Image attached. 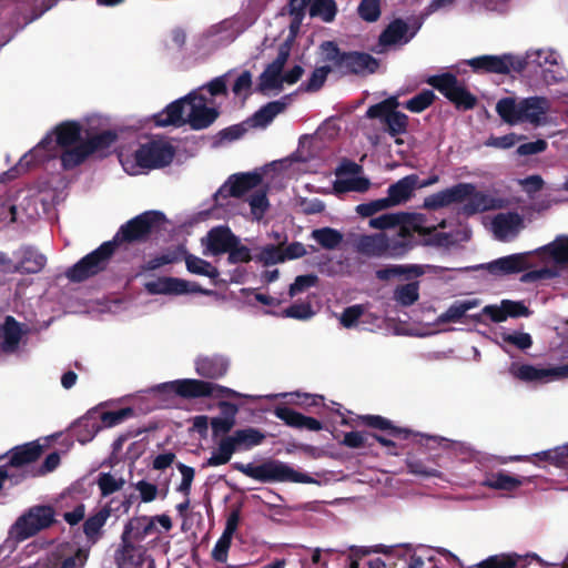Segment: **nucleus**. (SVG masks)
<instances>
[{"label":"nucleus","instance_id":"f257e3e1","mask_svg":"<svg viewBox=\"0 0 568 568\" xmlns=\"http://www.w3.org/2000/svg\"><path fill=\"white\" fill-rule=\"evenodd\" d=\"M115 139V133L110 130L93 134L82 122L63 121L20 159L17 170L23 172L57 156H60L63 169L72 170L93 153L110 148Z\"/></svg>","mask_w":568,"mask_h":568},{"label":"nucleus","instance_id":"f03ea898","mask_svg":"<svg viewBox=\"0 0 568 568\" xmlns=\"http://www.w3.org/2000/svg\"><path fill=\"white\" fill-rule=\"evenodd\" d=\"M534 257H537L539 268L525 273L523 282L554 278L559 275L560 267H568V236H557L551 243L532 252L510 254L480 265L494 276H506L520 273L536 266Z\"/></svg>","mask_w":568,"mask_h":568},{"label":"nucleus","instance_id":"7ed1b4c3","mask_svg":"<svg viewBox=\"0 0 568 568\" xmlns=\"http://www.w3.org/2000/svg\"><path fill=\"white\" fill-rule=\"evenodd\" d=\"M217 115L214 99H207L203 89H196L170 103L153 119L158 126H181L187 123L191 128L201 130L211 125Z\"/></svg>","mask_w":568,"mask_h":568},{"label":"nucleus","instance_id":"20e7f679","mask_svg":"<svg viewBox=\"0 0 568 568\" xmlns=\"http://www.w3.org/2000/svg\"><path fill=\"white\" fill-rule=\"evenodd\" d=\"M175 155V148L165 138H155L136 149L122 148L119 161L130 175H139L149 170L169 165Z\"/></svg>","mask_w":568,"mask_h":568},{"label":"nucleus","instance_id":"39448f33","mask_svg":"<svg viewBox=\"0 0 568 568\" xmlns=\"http://www.w3.org/2000/svg\"><path fill=\"white\" fill-rule=\"evenodd\" d=\"M550 108V100L540 95L521 99L504 98L496 104L498 115L510 125L520 123H528L532 126L544 125L547 123Z\"/></svg>","mask_w":568,"mask_h":568},{"label":"nucleus","instance_id":"423d86ee","mask_svg":"<svg viewBox=\"0 0 568 568\" xmlns=\"http://www.w3.org/2000/svg\"><path fill=\"white\" fill-rule=\"evenodd\" d=\"M257 16V12L254 10L244 11L233 18L211 26L199 38L197 52L202 55H210L227 47L256 21Z\"/></svg>","mask_w":568,"mask_h":568},{"label":"nucleus","instance_id":"0eeeda50","mask_svg":"<svg viewBox=\"0 0 568 568\" xmlns=\"http://www.w3.org/2000/svg\"><path fill=\"white\" fill-rule=\"evenodd\" d=\"M520 71L540 79L545 84L558 82L565 78L560 57L551 49H531L519 55Z\"/></svg>","mask_w":568,"mask_h":568},{"label":"nucleus","instance_id":"6e6552de","mask_svg":"<svg viewBox=\"0 0 568 568\" xmlns=\"http://www.w3.org/2000/svg\"><path fill=\"white\" fill-rule=\"evenodd\" d=\"M458 214L471 216L487 211L501 210L510 205L498 192L478 191L473 183H459Z\"/></svg>","mask_w":568,"mask_h":568},{"label":"nucleus","instance_id":"1a4fd4ad","mask_svg":"<svg viewBox=\"0 0 568 568\" xmlns=\"http://www.w3.org/2000/svg\"><path fill=\"white\" fill-rule=\"evenodd\" d=\"M235 468L245 476L262 483L288 481L310 484L314 481L307 474L301 473L280 460H268L260 465L252 463L237 464Z\"/></svg>","mask_w":568,"mask_h":568},{"label":"nucleus","instance_id":"9d476101","mask_svg":"<svg viewBox=\"0 0 568 568\" xmlns=\"http://www.w3.org/2000/svg\"><path fill=\"white\" fill-rule=\"evenodd\" d=\"M153 389L160 393H175L183 397L212 396L215 394L216 390H219L221 395L227 397H243L242 394L231 388L221 387L213 383L192 378L176 379L172 382L162 383L156 385Z\"/></svg>","mask_w":568,"mask_h":568},{"label":"nucleus","instance_id":"9b49d317","mask_svg":"<svg viewBox=\"0 0 568 568\" xmlns=\"http://www.w3.org/2000/svg\"><path fill=\"white\" fill-rule=\"evenodd\" d=\"M356 251L368 257H398L407 252V244L389 239L384 233L361 235L355 240Z\"/></svg>","mask_w":568,"mask_h":568},{"label":"nucleus","instance_id":"f8f14e48","mask_svg":"<svg viewBox=\"0 0 568 568\" xmlns=\"http://www.w3.org/2000/svg\"><path fill=\"white\" fill-rule=\"evenodd\" d=\"M53 517V509L49 506L31 507L12 525L10 536L17 541H23L49 527Z\"/></svg>","mask_w":568,"mask_h":568},{"label":"nucleus","instance_id":"ddd939ff","mask_svg":"<svg viewBox=\"0 0 568 568\" xmlns=\"http://www.w3.org/2000/svg\"><path fill=\"white\" fill-rule=\"evenodd\" d=\"M513 377L525 382L546 384L568 378V364L556 366H536L531 364L513 363L509 366Z\"/></svg>","mask_w":568,"mask_h":568},{"label":"nucleus","instance_id":"4468645a","mask_svg":"<svg viewBox=\"0 0 568 568\" xmlns=\"http://www.w3.org/2000/svg\"><path fill=\"white\" fill-rule=\"evenodd\" d=\"M114 251L113 242H105L95 251L91 252L77 264L70 267L65 275L70 281L81 282L102 271Z\"/></svg>","mask_w":568,"mask_h":568},{"label":"nucleus","instance_id":"2eb2a0df","mask_svg":"<svg viewBox=\"0 0 568 568\" xmlns=\"http://www.w3.org/2000/svg\"><path fill=\"white\" fill-rule=\"evenodd\" d=\"M376 554L387 556L393 568H424L427 549L423 546L414 547L409 544L403 545H376Z\"/></svg>","mask_w":568,"mask_h":568},{"label":"nucleus","instance_id":"dca6fc26","mask_svg":"<svg viewBox=\"0 0 568 568\" xmlns=\"http://www.w3.org/2000/svg\"><path fill=\"white\" fill-rule=\"evenodd\" d=\"M398 105L397 98L390 97L369 106L366 115L369 119H381L386 125V131L396 136L405 133L408 124L407 115L396 110Z\"/></svg>","mask_w":568,"mask_h":568},{"label":"nucleus","instance_id":"f3484780","mask_svg":"<svg viewBox=\"0 0 568 568\" xmlns=\"http://www.w3.org/2000/svg\"><path fill=\"white\" fill-rule=\"evenodd\" d=\"M427 82L443 93L457 108L468 110L475 106L476 98L458 82L455 75L450 73L433 75Z\"/></svg>","mask_w":568,"mask_h":568},{"label":"nucleus","instance_id":"a211bd4d","mask_svg":"<svg viewBox=\"0 0 568 568\" xmlns=\"http://www.w3.org/2000/svg\"><path fill=\"white\" fill-rule=\"evenodd\" d=\"M261 183L258 173L233 174L214 194L215 203L220 206L230 205L232 199L247 194Z\"/></svg>","mask_w":568,"mask_h":568},{"label":"nucleus","instance_id":"6ab92c4d","mask_svg":"<svg viewBox=\"0 0 568 568\" xmlns=\"http://www.w3.org/2000/svg\"><path fill=\"white\" fill-rule=\"evenodd\" d=\"M400 220V230H398L396 239L398 242H404L407 244V251L413 246L414 233H417L418 235H428L433 233L437 227H446L445 220L436 224L423 213L402 212Z\"/></svg>","mask_w":568,"mask_h":568},{"label":"nucleus","instance_id":"aec40b11","mask_svg":"<svg viewBox=\"0 0 568 568\" xmlns=\"http://www.w3.org/2000/svg\"><path fill=\"white\" fill-rule=\"evenodd\" d=\"M475 72H490L497 74H508L511 71H520L519 55L504 53L500 55H479L466 61Z\"/></svg>","mask_w":568,"mask_h":568},{"label":"nucleus","instance_id":"412c9836","mask_svg":"<svg viewBox=\"0 0 568 568\" xmlns=\"http://www.w3.org/2000/svg\"><path fill=\"white\" fill-rule=\"evenodd\" d=\"M525 229V219L517 212L498 213L491 217L489 230L500 242H511Z\"/></svg>","mask_w":568,"mask_h":568},{"label":"nucleus","instance_id":"4be33fe9","mask_svg":"<svg viewBox=\"0 0 568 568\" xmlns=\"http://www.w3.org/2000/svg\"><path fill=\"white\" fill-rule=\"evenodd\" d=\"M151 294L182 295L186 293L214 294L213 291L202 290L196 283L175 277H159L144 284Z\"/></svg>","mask_w":568,"mask_h":568},{"label":"nucleus","instance_id":"5701e85b","mask_svg":"<svg viewBox=\"0 0 568 568\" xmlns=\"http://www.w3.org/2000/svg\"><path fill=\"white\" fill-rule=\"evenodd\" d=\"M41 455V446L36 443H29L16 447L6 465L0 467V489L7 479L16 476L19 467L34 462Z\"/></svg>","mask_w":568,"mask_h":568},{"label":"nucleus","instance_id":"b1692460","mask_svg":"<svg viewBox=\"0 0 568 568\" xmlns=\"http://www.w3.org/2000/svg\"><path fill=\"white\" fill-rule=\"evenodd\" d=\"M529 310L521 302L510 300H503L500 304L487 305L479 314L471 315L470 317L483 323V316L489 317L495 323L505 322L508 317L529 316Z\"/></svg>","mask_w":568,"mask_h":568},{"label":"nucleus","instance_id":"393cba45","mask_svg":"<svg viewBox=\"0 0 568 568\" xmlns=\"http://www.w3.org/2000/svg\"><path fill=\"white\" fill-rule=\"evenodd\" d=\"M158 215L154 213H143L123 225L116 233L114 241H134L144 237L151 230Z\"/></svg>","mask_w":568,"mask_h":568},{"label":"nucleus","instance_id":"a878e982","mask_svg":"<svg viewBox=\"0 0 568 568\" xmlns=\"http://www.w3.org/2000/svg\"><path fill=\"white\" fill-rule=\"evenodd\" d=\"M202 242L205 245V255H219L225 253L239 243L230 229L225 226L212 229Z\"/></svg>","mask_w":568,"mask_h":568},{"label":"nucleus","instance_id":"bb28decb","mask_svg":"<svg viewBox=\"0 0 568 568\" xmlns=\"http://www.w3.org/2000/svg\"><path fill=\"white\" fill-rule=\"evenodd\" d=\"M288 53L281 51L278 57L261 74L258 89L262 92L280 91L283 88V68Z\"/></svg>","mask_w":568,"mask_h":568},{"label":"nucleus","instance_id":"cd10ccee","mask_svg":"<svg viewBox=\"0 0 568 568\" xmlns=\"http://www.w3.org/2000/svg\"><path fill=\"white\" fill-rule=\"evenodd\" d=\"M194 365L200 376L214 379L226 374L230 362L223 355L212 354L197 356Z\"/></svg>","mask_w":568,"mask_h":568},{"label":"nucleus","instance_id":"c85d7f7f","mask_svg":"<svg viewBox=\"0 0 568 568\" xmlns=\"http://www.w3.org/2000/svg\"><path fill=\"white\" fill-rule=\"evenodd\" d=\"M346 54L342 53L337 45L331 41L322 43L320 48L322 65L336 77L345 75Z\"/></svg>","mask_w":568,"mask_h":568},{"label":"nucleus","instance_id":"c756f323","mask_svg":"<svg viewBox=\"0 0 568 568\" xmlns=\"http://www.w3.org/2000/svg\"><path fill=\"white\" fill-rule=\"evenodd\" d=\"M418 185V176L416 174L406 175L396 183L389 185L387 197L385 200L388 205L395 206L407 202Z\"/></svg>","mask_w":568,"mask_h":568},{"label":"nucleus","instance_id":"7c9ffc66","mask_svg":"<svg viewBox=\"0 0 568 568\" xmlns=\"http://www.w3.org/2000/svg\"><path fill=\"white\" fill-rule=\"evenodd\" d=\"M415 31L409 32L408 24L403 20H394L379 37V45L383 48L404 45L413 39Z\"/></svg>","mask_w":568,"mask_h":568},{"label":"nucleus","instance_id":"2f4dec72","mask_svg":"<svg viewBox=\"0 0 568 568\" xmlns=\"http://www.w3.org/2000/svg\"><path fill=\"white\" fill-rule=\"evenodd\" d=\"M156 531L154 519L148 516L135 517L129 520L122 534V542H139Z\"/></svg>","mask_w":568,"mask_h":568},{"label":"nucleus","instance_id":"473e14b6","mask_svg":"<svg viewBox=\"0 0 568 568\" xmlns=\"http://www.w3.org/2000/svg\"><path fill=\"white\" fill-rule=\"evenodd\" d=\"M45 264L47 257L42 253L32 247H24L19 252V263L8 267V271L34 274L40 272Z\"/></svg>","mask_w":568,"mask_h":568},{"label":"nucleus","instance_id":"72a5a7b5","mask_svg":"<svg viewBox=\"0 0 568 568\" xmlns=\"http://www.w3.org/2000/svg\"><path fill=\"white\" fill-rule=\"evenodd\" d=\"M274 415L291 427L305 428L313 432H318L323 427L320 420L304 416L285 406L276 407L274 409Z\"/></svg>","mask_w":568,"mask_h":568},{"label":"nucleus","instance_id":"f704fd0d","mask_svg":"<svg viewBox=\"0 0 568 568\" xmlns=\"http://www.w3.org/2000/svg\"><path fill=\"white\" fill-rule=\"evenodd\" d=\"M530 479V477L514 476L500 470L487 475L481 485L496 490L514 491Z\"/></svg>","mask_w":568,"mask_h":568},{"label":"nucleus","instance_id":"c9c22d12","mask_svg":"<svg viewBox=\"0 0 568 568\" xmlns=\"http://www.w3.org/2000/svg\"><path fill=\"white\" fill-rule=\"evenodd\" d=\"M378 69V61L367 53L349 52L346 54V74H371Z\"/></svg>","mask_w":568,"mask_h":568},{"label":"nucleus","instance_id":"e433bc0d","mask_svg":"<svg viewBox=\"0 0 568 568\" xmlns=\"http://www.w3.org/2000/svg\"><path fill=\"white\" fill-rule=\"evenodd\" d=\"M22 336V329L13 317L8 316L0 326V345L3 352H14Z\"/></svg>","mask_w":568,"mask_h":568},{"label":"nucleus","instance_id":"4c0bfd02","mask_svg":"<svg viewBox=\"0 0 568 568\" xmlns=\"http://www.w3.org/2000/svg\"><path fill=\"white\" fill-rule=\"evenodd\" d=\"M458 200L459 183L426 196L423 206L428 210H438L452 204H458Z\"/></svg>","mask_w":568,"mask_h":568},{"label":"nucleus","instance_id":"58836bf2","mask_svg":"<svg viewBox=\"0 0 568 568\" xmlns=\"http://www.w3.org/2000/svg\"><path fill=\"white\" fill-rule=\"evenodd\" d=\"M237 449H251L252 447L258 446L265 439V435L253 427H248L245 429H239L233 433V435L227 436Z\"/></svg>","mask_w":568,"mask_h":568},{"label":"nucleus","instance_id":"ea45409f","mask_svg":"<svg viewBox=\"0 0 568 568\" xmlns=\"http://www.w3.org/2000/svg\"><path fill=\"white\" fill-rule=\"evenodd\" d=\"M480 305L478 298H466L455 301L443 314L439 316V321L443 323H456L459 322L466 314Z\"/></svg>","mask_w":568,"mask_h":568},{"label":"nucleus","instance_id":"a19ab883","mask_svg":"<svg viewBox=\"0 0 568 568\" xmlns=\"http://www.w3.org/2000/svg\"><path fill=\"white\" fill-rule=\"evenodd\" d=\"M433 460L423 459L414 455H409L406 458V466L408 471L415 476H419L423 478H443V473L435 466Z\"/></svg>","mask_w":568,"mask_h":568},{"label":"nucleus","instance_id":"79ce46f5","mask_svg":"<svg viewBox=\"0 0 568 568\" xmlns=\"http://www.w3.org/2000/svg\"><path fill=\"white\" fill-rule=\"evenodd\" d=\"M120 568H139L144 562V551L133 542H122V549L118 556Z\"/></svg>","mask_w":568,"mask_h":568},{"label":"nucleus","instance_id":"37998d69","mask_svg":"<svg viewBox=\"0 0 568 568\" xmlns=\"http://www.w3.org/2000/svg\"><path fill=\"white\" fill-rule=\"evenodd\" d=\"M285 108L286 102L284 100L272 101L255 112L251 119L252 124L254 126L265 128L277 114L282 113Z\"/></svg>","mask_w":568,"mask_h":568},{"label":"nucleus","instance_id":"c03bdc74","mask_svg":"<svg viewBox=\"0 0 568 568\" xmlns=\"http://www.w3.org/2000/svg\"><path fill=\"white\" fill-rule=\"evenodd\" d=\"M97 484L102 496H109L123 488L125 479L116 473H100Z\"/></svg>","mask_w":568,"mask_h":568},{"label":"nucleus","instance_id":"a18cd8bd","mask_svg":"<svg viewBox=\"0 0 568 568\" xmlns=\"http://www.w3.org/2000/svg\"><path fill=\"white\" fill-rule=\"evenodd\" d=\"M312 239L327 250L336 248L343 241V235L331 227L317 229L312 232Z\"/></svg>","mask_w":568,"mask_h":568},{"label":"nucleus","instance_id":"49530a36","mask_svg":"<svg viewBox=\"0 0 568 568\" xmlns=\"http://www.w3.org/2000/svg\"><path fill=\"white\" fill-rule=\"evenodd\" d=\"M235 452V447L231 443L229 437L223 438L216 450H214L211 457L205 462L204 466L215 467L226 464Z\"/></svg>","mask_w":568,"mask_h":568},{"label":"nucleus","instance_id":"de8ad7c7","mask_svg":"<svg viewBox=\"0 0 568 568\" xmlns=\"http://www.w3.org/2000/svg\"><path fill=\"white\" fill-rule=\"evenodd\" d=\"M419 298L417 282L399 285L394 291V300L402 306H410Z\"/></svg>","mask_w":568,"mask_h":568},{"label":"nucleus","instance_id":"09e8293b","mask_svg":"<svg viewBox=\"0 0 568 568\" xmlns=\"http://www.w3.org/2000/svg\"><path fill=\"white\" fill-rule=\"evenodd\" d=\"M246 201L250 205L253 220L260 221L270 206L266 192L258 189L253 193H250Z\"/></svg>","mask_w":568,"mask_h":568},{"label":"nucleus","instance_id":"8fccbe9b","mask_svg":"<svg viewBox=\"0 0 568 568\" xmlns=\"http://www.w3.org/2000/svg\"><path fill=\"white\" fill-rule=\"evenodd\" d=\"M337 7L334 0H313L310 7L312 17H318L325 22L334 20Z\"/></svg>","mask_w":568,"mask_h":568},{"label":"nucleus","instance_id":"3c124183","mask_svg":"<svg viewBox=\"0 0 568 568\" xmlns=\"http://www.w3.org/2000/svg\"><path fill=\"white\" fill-rule=\"evenodd\" d=\"M499 337L504 345H513L518 349L525 351L532 345V338L530 334L519 331H503L499 333Z\"/></svg>","mask_w":568,"mask_h":568},{"label":"nucleus","instance_id":"603ef678","mask_svg":"<svg viewBox=\"0 0 568 568\" xmlns=\"http://www.w3.org/2000/svg\"><path fill=\"white\" fill-rule=\"evenodd\" d=\"M371 182L364 176H339L335 182V190L337 192H365L368 190Z\"/></svg>","mask_w":568,"mask_h":568},{"label":"nucleus","instance_id":"864d4df0","mask_svg":"<svg viewBox=\"0 0 568 568\" xmlns=\"http://www.w3.org/2000/svg\"><path fill=\"white\" fill-rule=\"evenodd\" d=\"M185 264L189 272L197 274V275H204L211 278H214L219 275L217 270L209 262L193 256L189 255L185 257Z\"/></svg>","mask_w":568,"mask_h":568},{"label":"nucleus","instance_id":"5fc2aeb1","mask_svg":"<svg viewBox=\"0 0 568 568\" xmlns=\"http://www.w3.org/2000/svg\"><path fill=\"white\" fill-rule=\"evenodd\" d=\"M110 517V509L108 507H103L97 514L89 517L84 523V532L89 538H95L101 528L106 523Z\"/></svg>","mask_w":568,"mask_h":568},{"label":"nucleus","instance_id":"6e6d98bb","mask_svg":"<svg viewBox=\"0 0 568 568\" xmlns=\"http://www.w3.org/2000/svg\"><path fill=\"white\" fill-rule=\"evenodd\" d=\"M539 459L548 460L560 468H568V444L556 447L555 449L536 454Z\"/></svg>","mask_w":568,"mask_h":568},{"label":"nucleus","instance_id":"4d7b16f0","mask_svg":"<svg viewBox=\"0 0 568 568\" xmlns=\"http://www.w3.org/2000/svg\"><path fill=\"white\" fill-rule=\"evenodd\" d=\"M402 212L385 213L376 217H372L368 222L369 227L375 230H389L397 227L400 230Z\"/></svg>","mask_w":568,"mask_h":568},{"label":"nucleus","instance_id":"13d9d810","mask_svg":"<svg viewBox=\"0 0 568 568\" xmlns=\"http://www.w3.org/2000/svg\"><path fill=\"white\" fill-rule=\"evenodd\" d=\"M255 258L264 265H273L284 262L283 246L281 245H265L263 246Z\"/></svg>","mask_w":568,"mask_h":568},{"label":"nucleus","instance_id":"bf43d9fd","mask_svg":"<svg viewBox=\"0 0 568 568\" xmlns=\"http://www.w3.org/2000/svg\"><path fill=\"white\" fill-rule=\"evenodd\" d=\"M404 274L420 276L424 274V270L420 265H395L377 272V276L381 280H387L392 276H399Z\"/></svg>","mask_w":568,"mask_h":568},{"label":"nucleus","instance_id":"052dcab7","mask_svg":"<svg viewBox=\"0 0 568 568\" xmlns=\"http://www.w3.org/2000/svg\"><path fill=\"white\" fill-rule=\"evenodd\" d=\"M518 557L516 555H496L479 562L477 568H514L517 565Z\"/></svg>","mask_w":568,"mask_h":568},{"label":"nucleus","instance_id":"680f3d73","mask_svg":"<svg viewBox=\"0 0 568 568\" xmlns=\"http://www.w3.org/2000/svg\"><path fill=\"white\" fill-rule=\"evenodd\" d=\"M434 99L435 94L432 90H424L408 100L405 108L410 112L418 113L427 109L433 103Z\"/></svg>","mask_w":568,"mask_h":568},{"label":"nucleus","instance_id":"e2e57ef3","mask_svg":"<svg viewBox=\"0 0 568 568\" xmlns=\"http://www.w3.org/2000/svg\"><path fill=\"white\" fill-rule=\"evenodd\" d=\"M132 415L133 410L131 408H121L119 410L101 413L100 420L103 427H113L121 424Z\"/></svg>","mask_w":568,"mask_h":568},{"label":"nucleus","instance_id":"0e129e2a","mask_svg":"<svg viewBox=\"0 0 568 568\" xmlns=\"http://www.w3.org/2000/svg\"><path fill=\"white\" fill-rule=\"evenodd\" d=\"M359 17L368 22L376 21L381 16L379 0H362L358 6Z\"/></svg>","mask_w":568,"mask_h":568},{"label":"nucleus","instance_id":"69168bd1","mask_svg":"<svg viewBox=\"0 0 568 568\" xmlns=\"http://www.w3.org/2000/svg\"><path fill=\"white\" fill-rule=\"evenodd\" d=\"M176 468L181 474V483L176 487V490L184 495L185 497H189L191 493L192 483L194 480L195 470L194 468L186 466L182 463L176 464Z\"/></svg>","mask_w":568,"mask_h":568},{"label":"nucleus","instance_id":"338daca9","mask_svg":"<svg viewBox=\"0 0 568 568\" xmlns=\"http://www.w3.org/2000/svg\"><path fill=\"white\" fill-rule=\"evenodd\" d=\"M282 316L305 321L314 316V311L310 303H298L285 308Z\"/></svg>","mask_w":568,"mask_h":568},{"label":"nucleus","instance_id":"774afa93","mask_svg":"<svg viewBox=\"0 0 568 568\" xmlns=\"http://www.w3.org/2000/svg\"><path fill=\"white\" fill-rule=\"evenodd\" d=\"M87 559L88 552L85 550L79 549L74 555L68 556L62 560L52 564L48 568H83Z\"/></svg>","mask_w":568,"mask_h":568}]
</instances>
